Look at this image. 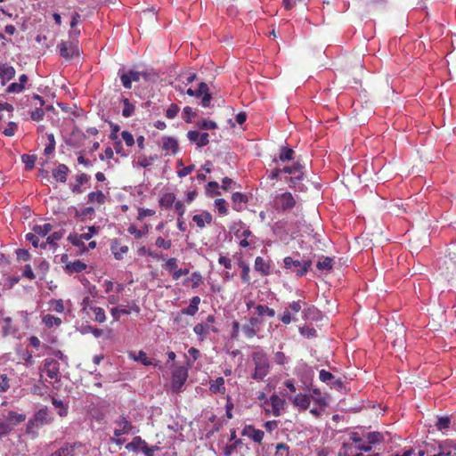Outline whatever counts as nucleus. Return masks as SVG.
I'll return each mask as SVG.
<instances>
[{"instance_id": "nucleus-30", "label": "nucleus", "mask_w": 456, "mask_h": 456, "mask_svg": "<svg viewBox=\"0 0 456 456\" xmlns=\"http://www.w3.org/2000/svg\"><path fill=\"white\" fill-rule=\"evenodd\" d=\"M175 203V196L172 192H167L162 195L159 200V204L162 208H169Z\"/></svg>"}, {"instance_id": "nucleus-57", "label": "nucleus", "mask_w": 456, "mask_h": 456, "mask_svg": "<svg viewBox=\"0 0 456 456\" xmlns=\"http://www.w3.org/2000/svg\"><path fill=\"white\" fill-rule=\"evenodd\" d=\"M37 270L40 272L43 275L46 273L49 269V263L44 259H38L36 261Z\"/></svg>"}, {"instance_id": "nucleus-42", "label": "nucleus", "mask_w": 456, "mask_h": 456, "mask_svg": "<svg viewBox=\"0 0 456 456\" xmlns=\"http://www.w3.org/2000/svg\"><path fill=\"white\" fill-rule=\"evenodd\" d=\"M110 313L115 320H118L121 314L127 315L130 314V311L124 305H118L112 308Z\"/></svg>"}, {"instance_id": "nucleus-1", "label": "nucleus", "mask_w": 456, "mask_h": 456, "mask_svg": "<svg viewBox=\"0 0 456 456\" xmlns=\"http://www.w3.org/2000/svg\"><path fill=\"white\" fill-rule=\"evenodd\" d=\"M252 360L255 364V370L252 378L256 380H263L270 370V362L266 354L258 349L252 354Z\"/></svg>"}, {"instance_id": "nucleus-36", "label": "nucleus", "mask_w": 456, "mask_h": 456, "mask_svg": "<svg viewBox=\"0 0 456 456\" xmlns=\"http://www.w3.org/2000/svg\"><path fill=\"white\" fill-rule=\"evenodd\" d=\"M207 91H208V86L204 83V82H201L200 85H199V87L197 90H192L191 88H189L187 91H186V94L190 96H196V97H200L201 96L202 94H204Z\"/></svg>"}, {"instance_id": "nucleus-63", "label": "nucleus", "mask_w": 456, "mask_h": 456, "mask_svg": "<svg viewBox=\"0 0 456 456\" xmlns=\"http://www.w3.org/2000/svg\"><path fill=\"white\" fill-rule=\"evenodd\" d=\"M18 126L14 122H9L7 127L3 131V134L6 136H12L17 130Z\"/></svg>"}, {"instance_id": "nucleus-29", "label": "nucleus", "mask_w": 456, "mask_h": 456, "mask_svg": "<svg viewBox=\"0 0 456 456\" xmlns=\"http://www.w3.org/2000/svg\"><path fill=\"white\" fill-rule=\"evenodd\" d=\"M88 202L93 204L102 205L105 202L106 197L102 191H92L88 194Z\"/></svg>"}, {"instance_id": "nucleus-12", "label": "nucleus", "mask_w": 456, "mask_h": 456, "mask_svg": "<svg viewBox=\"0 0 456 456\" xmlns=\"http://www.w3.org/2000/svg\"><path fill=\"white\" fill-rule=\"evenodd\" d=\"M60 55L65 59H71L78 55V48L73 42H61L58 45Z\"/></svg>"}, {"instance_id": "nucleus-2", "label": "nucleus", "mask_w": 456, "mask_h": 456, "mask_svg": "<svg viewBox=\"0 0 456 456\" xmlns=\"http://www.w3.org/2000/svg\"><path fill=\"white\" fill-rule=\"evenodd\" d=\"M296 205L297 200L288 191L277 194L273 200V208L282 212L292 209Z\"/></svg>"}, {"instance_id": "nucleus-13", "label": "nucleus", "mask_w": 456, "mask_h": 456, "mask_svg": "<svg viewBox=\"0 0 456 456\" xmlns=\"http://www.w3.org/2000/svg\"><path fill=\"white\" fill-rule=\"evenodd\" d=\"M188 139L194 142L198 147L206 146L209 142V135L208 133H200L198 131H189L187 133Z\"/></svg>"}, {"instance_id": "nucleus-14", "label": "nucleus", "mask_w": 456, "mask_h": 456, "mask_svg": "<svg viewBox=\"0 0 456 456\" xmlns=\"http://www.w3.org/2000/svg\"><path fill=\"white\" fill-rule=\"evenodd\" d=\"M44 370L50 379H57L59 375V362L52 358H46L44 362Z\"/></svg>"}, {"instance_id": "nucleus-18", "label": "nucleus", "mask_w": 456, "mask_h": 456, "mask_svg": "<svg viewBox=\"0 0 456 456\" xmlns=\"http://www.w3.org/2000/svg\"><path fill=\"white\" fill-rule=\"evenodd\" d=\"M200 304V297L198 296L193 297L191 299L189 306L181 310L180 314H186V315H191V316L195 315L199 310Z\"/></svg>"}, {"instance_id": "nucleus-6", "label": "nucleus", "mask_w": 456, "mask_h": 456, "mask_svg": "<svg viewBox=\"0 0 456 456\" xmlns=\"http://www.w3.org/2000/svg\"><path fill=\"white\" fill-rule=\"evenodd\" d=\"M188 378V370L183 366L175 368L172 373V388L179 392Z\"/></svg>"}, {"instance_id": "nucleus-25", "label": "nucleus", "mask_w": 456, "mask_h": 456, "mask_svg": "<svg viewBox=\"0 0 456 456\" xmlns=\"http://www.w3.org/2000/svg\"><path fill=\"white\" fill-rule=\"evenodd\" d=\"M110 249L116 259L119 260L123 258V256L128 251L127 246H119L117 240L111 243Z\"/></svg>"}, {"instance_id": "nucleus-40", "label": "nucleus", "mask_w": 456, "mask_h": 456, "mask_svg": "<svg viewBox=\"0 0 456 456\" xmlns=\"http://www.w3.org/2000/svg\"><path fill=\"white\" fill-rule=\"evenodd\" d=\"M6 419L12 425H17L18 423L24 421L26 419V416L15 411H10Z\"/></svg>"}, {"instance_id": "nucleus-3", "label": "nucleus", "mask_w": 456, "mask_h": 456, "mask_svg": "<svg viewBox=\"0 0 456 456\" xmlns=\"http://www.w3.org/2000/svg\"><path fill=\"white\" fill-rule=\"evenodd\" d=\"M283 263L287 270L296 273L297 276L305 274L311 266V261H301L291 256L285 257Z\"/></svg>"}, {"instance_id": "nucleus-62", "label": "nucleus", "mask_w": 456, "mask_h": 456, "mask_svg": "<svg viewBox=\"0 0 456 456\" xmlns=\"http://www.w3.org/2000/svg\"><path fill=\"white\" fill-rule=\"evenodd\" d=\"M319 378L322 382L329 383L335 379V377L329 371L322 370L319 374Z\"/></svg>"}, {"instance_id": "nucleus-22", "label": "nucleus", "mask_w": 456, "mask_h": 456, "mask_svg": "<svg viewBox=\"0 0 456 456\" xmlns=\"http://www.w3.org/2000/svg\"><path fill=\"white\" fill-rule=\"evenodd\" d=\"M254 268L256 272L260 273L262 275L269 274L270 265H269L268 262H266L261 256H257L256 258Z\"/></svg>"}, {"instance_id": "nucleus-55", "label": "nucleus", "mask_w": 456, "mask_h": 456, "mask_svg": "<svg viewBox=\"0 0 456 456\" xmlns=\"http://www.w3.org/2000/svg\"><path fill=\"white\" fill-rule=\"evenodd\" d=\"M62 235L63 234L61 232H54L50 236L47 237L45 243L54 247L56 246V241L61 240Z\"/></svg>"}, {"instance_id": "nucleus-7", "label": "nucleus", "mask_w": 456, "mask_h": 456, "mask_svg": "<svg viewBox=\"0 0 456 456\" xmlns=\"http://www.w3.org/2000/svg\"><path fill=\"white\" fill-rule=\"evenodd\" d=\"M216 318L214 315L210 314L207 317L205 323H198L194 326L193 331L201 338L204 339L206 336L210 332L213 331L216 333L218 330L212 326L211 323L215 322Z\"/></svg>"}, {"instance_id": "nucleus-8", "label": "nucleus", "mask_w": 456, "mask_h": 456, "mask_svg": "<svg viewBox=\"0 0 456 456\" xmlns=\"http://www.w3.org/2000/svg\"><path fill=\"white\" fill-rule=\"evenodd\" d=\"M118 75L123 86L126 89H130L132 87V82H138L142 76H146L144 73L132 69L127 72H125L124 69H119Z\"/></svg>"}, {"instance_id": "nucleus-10", "label": "nucleus", "mask_w": 456, "mask_h": 456, "mask_svg": "<svg viewBox=\"0 0 456 456\" xmlns=\"http://www.w3.org/2000/svg\"><path fill=\"white\" fill-rule=\"evenodd\" d=\"M262 324V320L258 317H251L248 319V323L242 325L241 330L248 338L255 337L259 332V326Z\"/></svg>"}, {"instance_id": "nucleus-43", "label": "nucleus", "mask_w": 456, "mask_h": 456, "mask_svg": "<svg viewBox=\"0 0 456 456\" xmlns=\"http://www.w3.org/2000/svg\"><path fill=\"white\" fill-rule=\"evenodd\" d=\"M52 403L53 404V406L58 409V413L60 416H66L67 413H68V408L67 406L63 403L62 401L61 400H58L56 398H53L52 399Z\"/></svg>"}, {"instance_id": "nucleus-33", "label": "nucleus", "mask_w": 456, "mask_h": 456, "mask_svg": "<svg viewBox=\"0 0 456 456\" xmlns=\"http://www.w3.org/2000/svg\"><path fill=\"white\" fill-rule=\"evenodd\" d=\"M36 422H37L41 427L47 424L50 421L48 418V411L46 409L39 410L34 416Z\"/></svg>"}, {"instance_id": "nucleus-51", "label": "nucleus", "mask_w": 456, "mask_h": 456, "mask_svg": "<svg viewBox=\"0 0 456 456\" xmlns=\"http://www.w3.org/2000/svg\"><path fill=\"white\" fill-rule=\"evenodd\" d=\"M159 446H149L147 443L144 441L143 445L141 451L144 453L145 456H154L155 452L159 451Z\"/></svg>"}, {"instance_id": "nucleus-54", "label": "nucleus", "mask_w": 456, "mask_h": 456, "mask_svg": "<svg viewBox=\"0 0 456 456\" xmlns=\"http://www.w3.org/2000/svg\"><path fill=\"white\" fill-rule=\"evenodd\" d=\"M51 308L57 312L62 313L64 311V304L62 299H55L50 302Z\"/></svg>"}, {"instance_id": "nucleus-49", "label": "nucleus", "mask_w": 456, "mask_h": 456, "mask_svg": "<svg viewBox=\"0 0 456 456\" xmlns=\"http://www.w3.org/2000/svg\"><path fill=\"white\" fill-rule=\"evenodd\" d=\"M451 424V419L447 416L439 417L436 424L438 430L447 429Z\"/></svg>"}, {"instance_id": "nucleus-52", "label": "nucleus", "mask_w": 456, "mask_h": 456, "mask_svg": "<svg viewBox=\"0 0 456 456\" xmlns=\"http://www.w3.org/2000/svg\"><path fill=\"white\" fill-rule=\"evenodd\" d=\"M157 159V156H151L147 158L145 156L139 157L138 165L142 167H147L152 164V162Z\"/></svg>"}, {"instance_id": "nucleus-60", "label": "nucleus", "mask_w": 456, "mask_h": 456, "mask_svg": "<svg viewBox=\"0 0 456 456\" xmlns=\"http://www.w3.org/2000/svg\"><path fill=\"white\" fill-rule=\"evenodd\" d=\"M179 112V107L176 104H171L166 111V117L167 118H174Z\"/></svg>"}, {"instance_id": "nucleus-47", "label": "nucleus", "mask_w": 456, "mask_h": 456, "mask_svg": "<svg viewBox=\"0 0 456 456\" xmlns=\"http://www.w3.org/2000/svg\"><path fill=\"white\" fill-rule=\"evenodd\" d=\"M294 151L289 148H281L279 159L281 161H288L293 159Z\"/></svg>"}, {"instance_id": "nucleus-11", "label": "nucleus", "mask_w": 456, "mask_h": 456, "mask_svg": "<svg viewBox=\"0 0 456 456\" xmlns=\"http://www.w3.org/2000/svg\"><path fill=\"white\" fill-rule=\"evenodd\" d=\"M114 424L116 425V428H114V436L118 437L122 435L129 434V433H134L133 431L134 427L130 421H128L124 417H118L115 421Z\"/></svg>"}, {"instance_id": "nucleus-44", "label": "nucleus", "mask_w": 456, "mask_h": 456, "mask_svg": "<svg viewBox=\"0 0 456 456\" xmlns=\"http://www.w3.org/2000/svg\"><path fill=\"white\" fill-rule=\"evenodd\" d=\"M40 428L41 426L36 422V419L33 418L32 419H29L27 424V433L35 437L37 435L38 428Z\"/></svg>"}, {"instance_id": "nucleus-26", "label": "nucleus", "mask_w": 456, "mask_h": 456, "mask_svg": "<svg viewBox=\"0 0 456 456\" xmlns=\"http://www.w3.org/2000/svg\"><path fill=\"white\" fill-rule=\"evenodd\" d=\"M162 149L167 152L170 151L175 154L178 150L177 141L171 137H164Z\"/></svg>"}, {"instance_id": "nucleus-61", "label": "nucleus", "mask_w": 456, "mask_h": 456, "mask_svg": "<svg viewBox=\"0 0 456 456\" xmlns=\"http://www.w3.org/2000/svg\"><path fill=\"white\" fill-rule=\"evenodd\" d=\"M122 139L126 142V146H133L134 144V139L133 134L128 131H123L121 133Z\"/></svg>"}, {"instance_id": "nucleus-37", "label": "nucleus", "mask_w": 456, "mask_h": 456, "mask_svg": "<svg viewBox=\"0 0 456 456\" xmlns=\"http://www.w3.org/2000/svg\"><path fill=\"white\" fill-rule=\"evenodd\" d=\"M52 228L51 224L47 223L43 225H35L32 230L37 235L45 237L51 232Z\"/></svg>"}, {"instance_id": "nucleus-50", "label": "nucleus", "mask_w": 456, "mask_h": 456, "mask_svg": "<svg viewBox=\"0 0 456 456\" xmlns=\"http://www.w3.org/2000/svg\"><path fill=\"white\" fill-rule=\"evenodd\" d=\"M317 268L319 270H330L332 268V259L324 257L317 263Z\"/></svg>"}, {"instance_id": "nucleus-24", "label": "nucleus", "mask_w": 456, "mask_h": 456, "mask_svg": "<svg viewBox=\"0 0 456 456\" xmlns=\"http://www.w3.org/2000/svg\"><path fill=\"white\" fill-rule=\"evenodd\" d=\"M76 444H65L60 449L53 452L50 456H74Z\"/></svg>"}, {"instance_id": "nucleus-58", "label": "nucleus", "mask_w": 456, "mask_h": 456, "mask_svg": "<svg viewBox=\"0 0 456 456\" xmlns=\"http://www.w3.org/2000/svg\"><path fill=\"white\" fill-rule=\"evenodd\" d=\"M69 240L74 245V246H77V247H81L84 245V240L85 239L82 238V235H77V234H70L69 236Z\"/></svg>"}, {"instance_id": "nucleus-59", "label": "nucleus", "mask_w": 456, "mask_h": 456, "mask_svg": "<svg viewBox=\"0 0 456 456\" xmlns=\"http://www.w3.org/2000/svg\"><path fill=\"white\" fill-rule=\"evenodd\" d=\"M198 126L201 129L212 130L216 128V123L212 120H202L198 123Z\"/></svg>"}, {"instance_id": "nucleus-41", "label": "nucleus", "mask_w": 456, "mask_h": 456, "mask_svg": "<svg viewBox=\"0 0 456 456\" xmlns=\"http://www.w3.org/2000/svg\"><path fill=\"white\" fill-rule=\"evenodd\" d=\"M364 433L360 434L356 431L349 433L348 442L359 445L361 444H364Z\"/></svg>"}, {"instance_id": "nucleus-45", "label": "nucleus", "mask_w": 456, "mask_h": 456, "mask_svg": "<svg viewBox=\"0 0 456 456\" xmlns=\"http://www.w3.org/2000/svg\"><path fill=\"white\" fill-rule=\"evenodd\" d=\"M123 103H124V109L122 110V115L125 118L131 117L134 114V106L133 104H131L129 100L126 98L123 100Z\"/></svg>"}, {"instance_id": "nucleus-9", "label": "nucleus", "mask_w": 456, "mask_h": 456, "mask_svg": "<svg viewBox=\"0 0 456 456\" xmlns=\"http://www.w3.org/2000/svg\"><path fill=\"white\" fill-rule=\"evenodd\" d=\"M303 168L304 167L298 162L295 163L291 167H284L282 168L283 173L291 175L289 181L292 184L290 186L296 187L297 182L303 178Z\"/></svg>"}, {"instance_id": "nucleus-48", "label": "nucleus", "mask_w": 456, "mask_h": 456, "mask_svg": "<svg viewBox=\"0 0 456 456\" xmlns=\"http://www.w3.org/2000/svg\"><path fill=\"white\" fill-rule=\"evenodd\" d=\"M215 206L217 208L220 215L225 216L228 213L227 202L224 199H217L215 200Z\"/></svg>"}, {"instance_id": "nucleus-39", "label": "nucleus", "mask_w": 456, "mask_h": 456, "mask_svg": "<svg viewBox=\"0 0 456 456\" xmlns=\"http://www.w3.org/2000/svg\"><path fill=\"white\" fill-rule=\"evenodd\" d=\"M256 314L258 316L267 315L269 317H273L275 315V312L273 309L269 308L266 305H257L255 308Z\"/></svg>"}, {"instance_id": "nucleus-35", "label": "nucleus", "mask_w": 456, "mask_h": 456, "mask_svg": "<svg viewBox=\"0 0 456 456\" xmlns=\"http://www.w3.org/2000/svg\"><path fill=\"white\" fill-rule=\"evenodd\" d=\"M130 357L134 361L141 362L143 365L149 366L153 364L151 361H150L143 351H139L136 354L135 353H130Z\"/></svg>"}, {"instance_id": "nucleus-32", "label": "nucleus", "mask_w": 456, "mask_h": 456, "mask_svg": "<svg viewBox=\"0 0 456 456\" xmlns=\"http://www.w3.org/2000/svg\"><path fill=\"white\" fill-rule=\"evenodd\" d=\"M16 329L12 325V319L10 317H5L3 319L2 325V334L4 337H6L11 334H14Z\"/></svg>"}, {"instance_id": "nucleus-64", "label": "nucleus", "mask_w": 456, "mask_h": 456, "mask_svg": "<svg viewBox=\"0 0 456 456\" xmlns=\"http://www.w3.org/2000/svg\"><path fill=\"white\" fill-rule=\"evenodd\" d=\"M190 280L192 282V288H198L200 284L202 282V276L199 272H195L191 274Z\"/></svg>"}, {"instance_id": "nucleus-21", "label": "nucleus", "mask_w": 456, "mask_h": 456, "mask_svg": "<svg viewBox=\"0 0 456 456\" xmlns=\"http://www.w3.org/2000/svg\"><path fill=\"white\" fill-rule=\"evenodd\" d=\"M15 76V69L12 66L3 65L0 68V78L2 83L4 84L6 81L11 80Z\"/></svg>"}, {"instance_id": "nucleus-4", "label": "nucleus", "mask_w": 456, "mask_h": 456, "mask_svg": "<svg viewBox=\"0 0 456 456\" xmlns=\"http://www.w3.org/2000/svg\"><path fill=\"white\" fill-rule=\"evenodd\" d=\"M364 444L357 445L360 452H369L372 448L384 441V436L380 432L373 431L364 433Z\"/></svg>"}, {"instance_id": "nucleus-20", "label": "nucleus", "mask_w": 456, "mask_h": 456, "mask_svg": "<svg viewBox=\"0 0 456 456\" xmlns=\"http://www.w3.org/2000/svg\"><path fill=\"white\" fill-rule=\"evenodd\" d=\"M311 403V396L304 394H298L294 397L293 403L295 406L306 410L309 408Z\"/></svg>"}, {"instance_id": "nucleus-23", "label": "nucleus", "mask_w": 456, "mask_h": 456, "mask_svg": "<svg viewBox=\"0 0 456 456\" xmlns=\"http://www.w3.org/2000/svg\"><path fill=\"white\" fill-rule=\"evenodd\" d=\"M192 220L200 228H203L205 227L206 224L211 223L212 216L208 212H203L201 214L193 216Z\"/></svg>"}, {"instance_id": "nucleus-17", "label": "nucleus", "mask_w": 456, "mask_h": 456, "mask_svg": "<svg viewBox=\"0 0 456 456\" xmlns=\"http://www.w3.org/2000/svg\"><path fill=\"white\" fill-rule=\"evenodd\" d=\"M359 451L357 445L348 441L343 442L341 447L338 450V456H353Z\"/></svg>"}, {"instance_id": "nucleus-31", "label": "nucleus", "mask_w": 456, "mask_h": 456, "mask_svg": "<svg viewBox=\"0 0 456 456\" xmlns=\"http://www.w3.org/2000/svg\"><path fill=\"white\" fill-rule=\"evenodd\" d=\"M232 200L233 202V208L237 211L241 209V204L246 203L248 199L247 196L240 192H234L232 196Z\"/></svg>"}, {"instance_id": "nucleus-19", "label": "nucleus", "mask_w": 456, "mask_h": 456, "mask_svg": "<svg viewBox=\"0 0 456 456\" xmlns=\"http://www.w3.org/2000/svg\"><path fill=\"white\" fill-rule=\"evenodd\" d=\"M69 171V167L66 165L59 164L58 167L53 170V176L56 180L65 183Z\"/></svg>"}, {"instance_id": "nucleus-28", "label": "nucleus", "mask_w": 456, "mask_h": 456, "mask_svg": "<svg viewBox=\"0 0 456 456\" xmlns=\"http://www.w3.org/2000/svg\"><path fill=\"white\" fill-rule=\"evenodd\" d=\"M209 389L214 394H217V393L224 394L225 387H224V378H222V377L217 378L216 380L211 382Z\"/></svg>"}, {"instance_id": "nucleus-5", "label": "nucleus", "mask_w": 456, "mask_h": 456, "mask_svg": "<svg viewBox=\"0 0 456 456\" xmlns=\"http://www.w3.org/2000/svg\"><path fill=\"white\" fill-rule=\"evenodd\" d=\"M285 400L273 395L271 397L265 402V412L266 415L280 416L281 410L284 408Z\"/></svg>"}, {"instance_id": "nucleus-16", "label": "nucleus", "mask_w": 456, "mask_h": 456, "mask_svg": "<svg viewBox=\"0 0 456 456\" xmlns=\"http://www.w3.org/2000/svg\"><path fill=\"white\" fill-rule=\"evenodd\" d=\"M231 231L233 232L234 236L238 239L252 237V233L249 231V229L245 227V225L241 222L235 223L231 227Z\"/></svg>"}, {"instance_id": "nucleus-34", "label": "nucleus", "mask_w": 456, "mask_h": 456, "mask_svg": "<svg viewBox=\"0 0 456 456\" xmlns=\"http://www.w3.org/2000/svg\"><path fill=\"white\" fill-rule=\"evenodd\" d=\"M144 440H142L140 436H135L133 438L132 442L126 445V449L132 452H137L141 450L143 445Z\"/></svg>"}, {"instance_id": "nucleus-38", "label": "nucleus", "mask_w": 456, "mask_h": 456, "mask_svg": "<svg viewBox=\"0 0 456 456\" xmlns=\"http://www.w3.org/2000/svg\"><path fill=\"white\" fill-rule=\"evenodd\" d=\"M43 322L48 328H52L53 326H59L61 323V320L59 317H55L52 314H46L43 317Z\"/></svg>"}, {"instance_id": "nucleus-53", "label": "nucleus", "mask_w": 456, "mask_h": 456, "mask_svg": "<svg viewBox=\"0 0 456 456\" xmlns=\"http://www.w3.org/2000/svg\"><path fill=\"white\" fill-rule=\"evenodd\" d=\"M22 162L25 164V167L28 169H31L34 167L36 157L32 155L24 154L21 157Z\"/></svg>"}, {"instance_id": "nucleus-46", "label": "nucleus", "mask_w": 456, "mask_h": 456, "mask_svg": "<svg viewBox=\"0 0 456 456\" xmlns=\"http://www.w3.org/2000/svg\"><path fill=\"white\" fill-rule=\"evenodd\" d=\"M94 314V321L98 322H103L106 320L105 312L102 307L93 306L91 307Z\"/></svg>"}, {"instance_id": "nucleus-56", "label": "nucleus", "mask_w": 456, "mask_h": 456, "mask_svg": "<svg viewBox=\"0 0 456 456\" xmlns=\"http://www.w3.org/2000/svg\"><path fill=\"white\" fill-rule=\"evenodd\" d=\"M81 332L84 334L87 333V332H91L95 338H99L102 335L103 331L101 329L94 328V327L87 325V326L82 327Z\"/></svg>"}, {"instance_id": "nucleus-15", "label": "nucleus", "mask_w": 456, "mask_h": 456, "mask_svg": "<svg viewBox=\"0 0 456 456\" xmlns=\"http://www.w3.org/2000/svg\"><path fill=\"white\" fill-rule=\"evenodd\" d=\"M242 436H248L254 442L261 443L264 438L265 433L260 430L255 428L253 426H246L242 430Z\"/></svg>"}, {"instance_id": "nucleus-27", "label": "nucleus", "mask_w": 456, "mask_h": 456, "mask_svg": "<svg viewBox=\"0 0 456 456\" xmlns=\"http://www.w3.org/2000/svg\"><path fill=\"white\" fill-rule=\"evenodd\" d=\"M65 268L69 273H81L86 268V265L80 260H77L67 264Z\"/></svg>"}]
</instances>
